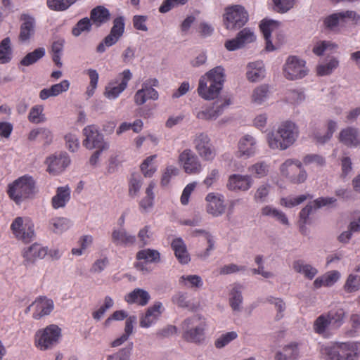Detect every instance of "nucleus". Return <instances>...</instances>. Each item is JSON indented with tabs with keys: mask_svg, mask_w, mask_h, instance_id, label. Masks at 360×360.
I'll return each mask as SVG.
<instances>
[{
	"mask_svg": "<svg viewBox=\"0 0 360 360\" xmlns=\"http://www.w3.org/2000/svg\"><path fill=\"white\" fill-rule=\"evenodd\" d=\"M206 319L200 314H195L184 320L181 323L182 338L190 343L200 345L205 340Z\"/></svg>",
	"mask_w": 360,
	"mask_h": 360,
	"instance_id": "obj_3",
	"label": "nucleus"
},
{
	"mask_svg": "<svg viewBox=\"0 0 360 360\" xmlns=\"http://www.w3.org/2000/svg\"><path fill=\"white\" fill-rule=\"evenodd\" d=\"M32 305L35 308L32 314L34 319H40L41 317L50 314L54 309L53 301L45 296L37 297L33 302Z\"/></svg>",
	"mask_w": 360,
	"mask_h": 360,
	"instance_id": "obj_19",
	"label": "nucleus"
},
{
	"mask_svg": "<svg viewBox=\"0 0 360 360\" xmlns=\"http://www.w3.org/2000/svg\"><path fill=\"white\" fill-rule=\"evenodd\" d=\"M140 247H144L149 245L152 241V232L150 226L146 225L141 229L137 235Z\"/></svg>",
	"mask_w": 360,
	"mask_h": 360,
	"instance_id": "obj_64",
	"label": "nucleus"
},
{
	"mask_svg": "<svg viewBox=\"0 0 360 360\" xmlns=\"http://www.w3.org/2000/svg\"><path fill=\"white\" fill-rule=\"evenodd\" d=\"M179 163L188 174H198L203 169L199 157L190 148L184 150L179 154Z\"/></svg>",
	"mask_w": 360,
	"mask_h": 360,
	"instance_id": "obj_11",
	"label": "nucleus"
},
{
	"mask_svg": "<svg viewBox=\"0 0 360 360\" xmlns=\"http://www.w3.org/2000/svg\"><path fill=\"white\" fill-rule=\"evenodd\" d=\"M30 141H34L36 140L41 141L44 144H50L53 139V135L51 131L45 127H38L32 129L27 137Z\"/></svg>",
	"mask_w": 360,
	"mask_h": 360,
	"instance_id": "obj_34",
	"label": "nucleus"
},
{
	"mask_svg": "<svg viewBox=\"0 0 360 360\" xmlns=\"http://www.w3.org/2000/svg\"><path fill=\"white\" fill-rule=\"evenodd\" d=\"M257 141L250 134L243 136L238 142V150L241 155L248 158L253 156L257 151Z\"/></svg>",
	"mask_w": 360,
	"mask_h": 360,
	"instance_id": "obj_24",
	"label": "nucleus"
},
{
	"mask_svg": "<svg viewBox=\"0 0 360 360\" xmlns=\"http://www.w3.org/2000/svg\"><path fill=\"white\" fill-rule=\"evenodd\" d=\"M266 75L264 64L261 60L250 62L246 67V77L250 82H258L263 79Z\"/></svg>",
	"mask_w": 360,
	"mask_h": 360,
	"instance_id": "obj_21",
	"label": "nucleus"
},
{
	"mask_svg": "<svg viewBox=\"0 0 360 360\" xmlns=\"http://www.w3.org/2000/svg\"><path fill=\"white\" fill-rule=\"evenodd\" d=\"M150 300V295L148 291L142 288H135L124 296V300L128 304H136L144 307Z\"/></svg>",
	"mask_w": 360,
	"mask_h": 360,
	"instance_id": "obj_26",
	"label": "nucleus"
},
{
	"mask_svg": "<svg viewBox=\"0 0 360 360\" xmlns=\"http://www.w3.org/2000/svg\"><path fill=\"white\" fill-rule=\"evenodd\" d=\"M329 326H331V324L330 323V320L328 319L327 316L324 314L320 315L314 321V325H313V329L316 333L323 336L326 335Z\"/></svg>",
	"mask_w": 360,
	"mask_h": 360,
	"instance_id": "obj_48",
	"label": "nucleus"
},
{
	"mask_svg": "<svg viewBox=\"0 0 360 360\" xmlns=\"http://www.w3.org/2000/svg\"><path fill=\"white\" fill-rule=\"evenodd\" d=\"M249 15L245 8L240 5L226 8L223 21L227 30H237L243 27L248 21Z\"/></svg>",
	"mask_w": 360,
	"mask_h": 360,
	"instance_id": "obj_8",
	"label": "nucleus"
},
{
	"mask_svg": "<svg viewBox=\"0 0 360 360\" xmlns=\"http://www.w3.org/2000/svg\"><path fill=\"white\" fill-rule=\"evenodd\" d=\"M312 197L310 195H300L299 196L293 197V196H288L285 198H282L280 201L281 205L288 207L292 208L297 205H300L304 201H305L307 198H311Z\"/></svg>",
	"mask_w": 360,
	"mask_h": 360,
	"instance_id": "obj_50",
	"label": "nucleus"
},
{
	"mask_svg": "<svg viewBox=\"0 0 360 360\" xmlns=\"http://www.w3.org/2000/svg\"><path fill=\"white\" fill-rule=\"evenodd\" d=\"M12 56L11 39L6 37L0 42V64L8 63L12 59Z\"/></svg>",
	"mask_w": 360,
	"mask_h": 360,
	"instance_id": "obj_42",
	"label": "nucleus"
},
{
	"mask_svg": "<svg viewBox=\"0 0 360 360\" xmlns=\"http://www.w3.org/2000/svg\"><path fill=\"white\" fill-rule=\"evenodd\" d=\"M238 338L236 331H230L221 334L214 342V346L217 349H221Z\"/></svg>",
	"mask_w": 360,
	"mask_h": 360,
	"instance_id": "obj_58",
	"label": "nucleus"
},
{
	"mask_svg": "<svg viewBox=\"0 0 360 360\" xmlns=\"http://www.w3.org/2000/svg\"><path fill=\"white\" fill-rule=\"evenodd\" d=\"M113 305L114 301L112 297L108 295L105 296L103 304L96 311L93 312V318L96 321H99L105 314L107 310L112 308Z\"/></svg>",
	"mask_w": 360,
	"mask_h": 360,
	"instance_id": "obj_62",
	"label": "nucleus"
},
{
	"mask_svg": "<svg viewBox=\"0 0 360 360\" xmlns=\"http://www.w3.org/2000/svg\"><path fill=\"white\" fill-rule=\"evenodd\" d=\"M225 81V70L221 66H217L199 79L198 93L205 100H212L218 96Z\"/></svg>",
	"mask_w": 360,
	"mask_h": 360,
	"instance_id": "obj_1",
	"label": "nucleus"
},
{
	"mask_svg": "<svg viewBox=\"0 0 360 360\" xmlns=\"http://www.w3.org/2000/svg\"><path fill=\"white\" fill-rule=\"evenodd\" d=\"M77 0H47L48 7L53 11H63L67 10Z\"/></svg>",
	"mask_w": 360,
	"mask_h": 360,
	"instance_id": "obj_59",
	"label": "nucleus"
},
{
	"mask_svg": "<svg viewBox=\"0 0 360 360\" xmlns=\"http://www.w3.org/2000/svg\"><path fill=\"white\" fill-rule=\"evenodd\" d=\"M360 16L354 11H345L335 13L326 17L323 24L327 29L333 30L339 25L349 22H356Z\"/></svg>",
	"mask_w": 360,
	"mask_h": 360,
	"instance_id": "obj_13",
	"label": "nucleus"
},
{
	"mask_svg": "<svg viewBox=\"0 0 360 360\" xmlns=\"http://www.w3.org/2000/svg\"><path fill=\"white\" fill-rule=\"evenodd\" d=\"M340 278V273L338 271H331L324 274L322 276L318 277L314 282V285L316 288H319L321 286H332Z\"/></svg>",
	"mask_w": 360,
	"mask_h": 360,
	"instance_id": "obj_36",
	"label": "nucleus"
},
{
	"mask_svg": "<svg viewBox=\"0 0 360 360\" xmlns=\"http://www.w3.org/2000/svg\"><path fill=\"white\" fill-rule=\"evenodd\" d=\"M131 78L132 73L130 70H124L107 84L103 93L105 97L109 100L117 99L127 89Z\"/></svg>",
	"mask_w": 360,
	"mask_h": 360,
	"instance_id": "obj_9",
	"label": "nucleus"
},
{
	"mask_svg": "<svg viewBox=\"0 0 360 360\" xmlns=\"http://www.w3.org/2000/svg\"><path fill=\"white\" fill-rule=\"evenodd\" d=\"M307 73L305 61L297 56H289L283 66V74L286 79L295 80L304 77Z\"/></svg>",
	"mask_w": 360,
	"mask_h": 360,
	"instance_id": "obj_12",
	"label": "nucleus"
},
{
	"mask_svg": "<svg viewBox=\"0 0 360 360\" xmlns=\"http://www.w3.org/2000/svg\"><path fill=\"white\" fill-rule=\"evenodd\" d=\"M271 190V186L268 183L259 185L254 195L255 201L259 203L266 202Z\"/></svg>",
	"mask_w": 360,
	"mask_h": 360,
	"instance_id": "obj_53",
	"label": "nucleus"
},
{
	"mask_svg": "<svg viewBox=\"0 0 360 360\" xmlns=\"http://www.w3.org/2000/svg\"><path fill=\"white\" fill-rule=\"evenodd\" d=\"M158 84V81L155 78L149 79L143 83L142 88L146 94L147 99H151L153 101L158 99V93L155 89L153 88V86H156Z\"/></svg>",
	"mask_w": 360,
	"mask_h": 360,
	"instance_id": "obj_51",
	"label": "nucleus"
},
{
	"mask_svg": "<svg viewBox=\"0 0 360 360\" xmlns=\"http://www.w3.org/2000/svg\"><path fill=\"white\" fill-rule=\"evenodd\" d=\"M325 314L327 316L330 320L331 326L333 327L338 328L344 322L345 313L342 309L331 310L328 314Z\"/></svg>",
	"mask_w": 360,
	"mask_h": 360,
	"instance_id": "obj_52",
	"label": "nucleus"
},
{
	"mask_svg": "<svg viewBox=\"0 0 360 360\" xmlns=\"http://www.w3.org/2000/svg\"><path fill=\"white\" fill-rule=\"evenodd\" d=\"M229 303L233 311H240L241 310L243 296L240 285H235L232 288L230 292Z\"/></svg>",
	"mask_w": 360,
	"mask_h": 360,
	"instance_id": "obj_39",
	"label": "nucleus"
},
{
	"mask_svg": "<svg viewBox=\"0 0 360 360\" xmlns=\"http://www.w3.org/2000/svg\"><path fill=\"white\" fill-rule=\"evenodd\" d=\"M19 39L21 41H28L34 34L35 20L29 15H22Z\"/></svg>",
	"mask_w": 360,
	"mask_h": 360,
	"instance_id": "obj_30",
	"label": "nucleus"
},
{
	"mask_svg": "<svg viewBox=\"0 0 360 360\" xmlns=\"http://www.w3.org/2000/svg\"><path fill=\"white\" fill-rule=\"evenodd\" d=\"M179 283L187 288L196 289L202 287L203 281L198 275H183L179 278Z\"/></svg>",
	"mask_w": 360,
	"mask_h": 360,
	"instance_id": "obj_41",
	"label": "nucleus"
},
{
	"mask_svg": "<svg viewBox=\"0 0 360 360\" xmlns=\"http://www.w3.org/2000/svg\"><path fill=\"white\" fill-rule=\"evenodd\" d=\"M44 108L42 105H35L32 106L28 115V120L34 124H40L46 121V117L44 113Z\"/></svg>",
	"mask_w": 360,
	"mask_h": 360,
	"instance_id": "obj_46",
	"label": "nucleus"
},
{
	"mask_svg": "<svg viewBox=\"0 0 360 360\" xmlns=\"http://www.w3.org/2000/svg\"><path fill=\"white\" fill-rule=\"evenodd\" d=\"M193 145L199 158L205 162H212L217 155V150L210 136L205 132L195 134Z\"/></svg>",
	"mask_w": 360,
	"mask_h": 360,
	"instance_id": "obj_6",
	"label": "nucleus"
},
{
	"mask_svg": "<svg viewBox=\"0 0 360 360\" xmlns=\"http://www.w3.org/2000/svg\"><path fill=\"white\" fill-rule=\"evenodd\" d=\"M112 242L116 246H129L134 245L136 240L134 235L130 234L124 229H115L111 235Z\"/></svg>",
	"mask_w": 360,
	"mask_h": 360,
	"instance_id": "obj_25",
	"label": "nucleus"
},
{
	"mask_svg": "<svg viewBox=\"0 0 360 360\" xmlns=\"http://www.w3.org/2000/svg\"><path fill=\"white\" fill-rule=\"evenodd\" d=\"M34 186L33 178L29 175H24L8 185V194L13 200L19 204L24 199L33 195Z\"/></svg>",
	"mask_w": 360,
	"mask_h": 360,
	"instance_id": "obj_4",
	"label": "nucleus"
},
{
	"mask_svg": "<svg viewBox=\"0 0 360 360\" xmlns=\"http://www.w3.org/2000/svg\"><path fill=\"white\" fill-rule=\"evenodd\" d=\"M71 198V189L66 185L56 188V194L51 198V206L55 210L63 208Z\"/></svg>",
	"mask_w": 360,
	"mask_h": 360,
	"instance_id": "obj_23",
	"label": "nucleus"
},
{
	"mask_svg": "<svg viewBox=\"0 0 360 360\" xmlns=\"http://www.w3.org/2000/svg\"><path fill=\"white\" fill-rule=\"evenodd\" d=\"M70 86L68 79H64L59 83L55 84L49 88H44L39 92V98L44 101L50 97H55L63 92H66Z\"/></svg>",
	"mask_w": 360,
	"mask_h": 360,
	"instance_id": "obj_27",
	"label": "nucleus"
},
{
	"mask_svg": "<svg viewBox=\"0 0 360 360\" xmlns=\"http://www.w3.org/2000/svg\"><path fill=\"white\" fill-rule=\"evenodd\" d=\"M120 37L110 32L96 47V51L103 53L106 51V48H109L116 44Z\"/></svg>",
	"mask_w": 360,
	"mask_h": 360,
	"instance_id": "obj_55",
	"label": "nucleus"
},
{
	"mask_svg": "<svg viewBox=\"0 0 360 360\" xmlns=\"http://www.w3.org/2000/svg\"><path fill=\"white\" fill-rule=\"evenodd\" d=\"M136 259L143 260L148 263H157L160 260V254L156 250L150 248L144 249L139 250L136 253Z\"/></svg>",
	"mask_w": 360,
	"mask_h": 360,
	"instance_id": "obj_45",
	"label": "nucleus"
},
{
	"mask_svg": "<svg viewBox=\"0 0 360 360\" xmlns=\"http://www.w3.org/2000/svg\"><path fill=\"white\" fill-rule=\"evenodd\" d=\"M70 163L68 154L60 153L59 155H51L46 160L47 172L52 174L61 173Z\"/></svg>",
	"mask_w": 360,
	"mask_h": 360,
	"instance_id": "obj_17",
	"label": "nucleus"
},
{
	"mask_svg": "<svg viewBox=\"0 0 360 360\" xmlns=\"http://www.w3.org/2000/svg\"><path fill=\"white\" fill-rule=\"evenodd\" d=\"M278 25L279 22L273 20H263L259 25L266 41V49L268 51H272L275 49L271 40V35L276 32Z\"/></svg>",
	"mask_w": 360,
	"mask_h": 360,
	"instance_id": "obj_28",
	"label": "nucleus"
},
{
	"mask_svg": "<svg viewBox=\"0 0 360 360\" xmlns=\"http://www.w3.org/2000/svg\"><path fill=\"white\" fill-rule=\"evenodd\" d=\"M269 96V87L266 85L257 86L252 92V101L256 104H262Z\"/></svg>",
	"mask_w": 360,
	"mask_h": 360,
	"instance_id": "obj_54",
	"label": "nucleus"
},
{
	"mask_svg": "<svg viewBox=\"0 0 360 360\" xmlns=\"http://www.w3.org/2000/svg\"><path fill=\"white\" fill-rule=\"evenodd\" d=\"M248 172L257 178H262L267 175L269 166L264 162H259L249 167Z\"/></svg>",
	"mask_w": 360,
	"mask_h": 360,
	"instance_id": "obj_61",
	"label": "nucleus"
},
{
	"mask_svg": "<svg viewBox=\"0 0 360 360\" xmlns=\"http://www.w3.org/2000/svg\"><path fill=\"white\" fill-rule=\"evenodd\" d=\"M338 127V124L334 120H329L327 123V131L324 134L319 131H316L314 134V137L317 143L323 144L331 139L333 133Z\"/></svg>",
	"mask_w": 360,
	"mask_h": 360,
	"instance_id": "obj_40",
	"label": "nucleus"
},
{
	"mask_svg": "<svg viewBox=\"0 0 360 360\" xmlns=\"http://www.w3.org/2000/svg\"><path fill=\"white\" fill-rule=\"evenodd\" d=\"M156 155H150L146 158L141 165V170L146 177H151L157 170V167L153 165V161Z\"/></svg>",
	"mask_w": 360,
	"mask_h": 360,
	"instance_id": "obj_57",
	"label": "nucleus"
},
{
	"mask_svg": "<svg viewBox=\"0 0 360 360\" xmlns=\"http://www.w3.org/2000/svg\"><path fill=\"white\" fill-rule=\"evenodd\" d=\"M72 226V221L63 217H53L49 220V228L55 233L60 234Z\"/></svg>",
	"mask_w": 360,
	"mask_h": 360,
	"instance_id": "obj_33",
	"label": "nucleus"
},
{
	"mask_svg": "<svg viewBox=\"0 0 360 360\" xmlns=\"http://www.w3.org/2000/svg\"><path fill=\"white\" fill-rule=\"evenodd\" d=\"M207 212L214 217H219L225 212L224 196L219 193H209L205 198Z\"/></svg>",
	"mask_w": 360,
	"mask_h": 360,
	"instance_id": "obj_14",
	"label": "nucleus"
},
{
	"mask_svg": "<svg viewBox=\"0 0 360 360\" xmlns=\"http://www.w3.org/2000/svg\"><path fill=\"white\" fill-rule=\"evenodd\" d=\"M338 139L340 142L350 148H356L360 144L359 130L352 127L342 129L339 134Z\"/></svg>",
	"mask_w": 360,
	"mask_h": 360,
	"instance_id": "obj_22",
	"label": "nucleus"
},
{
	"mask_svg": "<svg viewBox=\"0 0 360 360\" xmlns=\"http://www.w3.org/2000/svg\"><path fill=\"white\" fill-rule=\"evenodd\" d=\"M84 139L83 146L89 149L102 148L108 150L109 143L105 141L104 136L99 131L98 127L94 124L88 125L83 129Z\"/></svg>",
	"mask_w": 360,
	"mask_h": 360,
	"instance_id": "obj_10",
	"label": "nucleus"
},
{
	"mask_svg": "<svg viewBox=\"0 0 360 360\" xmlns=\"http://www.w3.org/2000/svg\"><path fill=\"white\" fill-rule=\"evenodd\" d=\"M339 60L335 57H330L325 63L319 64L316 68L319 76H326L332 74L339 66Z\"/></svg>",
	"mask_w": 360,
	"mask_h": 360,
	"instance_id": "obj_38",
	"label": "nucleus"
},
{
	"mask_svg": "<svg viewBox=\"0 0 360 360\" xmlns=\"http://www.w3.org/2000/svg\"><path fill=\"white\" fill-rule=\"evenodd\" d=\"M297 167H301V162L296 159H288L280 167L281 174L290 180Z\"/></svg>",
	"mask_w": 360,
	"mask_h": 360,
	"instance_id": "obj_44",
	"label": "nucleus"
},
{
	"mask_svg": "<svg viewBox=\"0 0 360 360\" xmlns=\"http://www.w3.org/2000/svg\"><path fill=\"white\" fill-rule=\"evenodd\" d=\"M305 94L302 89H290L286 92V101L292 105H298L305 100Z\"/></svg>",
	"mask_w": 360,
	"mask_h": 360,
	"instance_id": "obj_49",
	"label": "nucleus"
},
{
	"mask_svg": "<svg viewBox=\"0 0 360 360\" xmlns=\"http://www.w3.org/2000/svg\"><path fill=\"white\" fill-rule=\"evenodd\" d=\"M61 337V328L56 324H51L38 330L35 333V346L41 351L56 347Z\"/></svg>",
	"mask_w": 360,
	"mask_h": 360,
	"instance_id": "obj_5",
	"label": "nucleus"
},
{
	"mask_svg": "<svg viewBox=\"0 0 360 360\" xmlns=\"http://www.w3.org/2000/svg\"><path fill=\"white\" fill-rule=\"evenodd\" d=\"M299 135L298 127L291 121L281 122L276 131L267 135L268 145L273 150H284L291 146Z\"/></svg>",
	"mask_w": 360,
	"mask_h": 360,
	"instance_id": "obj_2",
	"label": "nucleus"
},
{
	"mask_svg": "<svg viewBox=\"0 0 360 360\" xmlns=\"http://www.w3.org/2000/svg\"><path fill=\"white\" fill-rule=\"evenodd\" d=\"M340 342H331L320 346V354L325 360H340Z\"/></svg>",
	"mask_w": 360,
	"mask_h": 360,
	"instance_id": "obj_31",
	"label": "nucleus"
},
{
	"mask_svg": "<svg viewBox=\"0 0 360 360\" xmlns=\"http://www.w3.org/2000/svg\"><path fill=\"white\" fill-rule=\"evenodd\" d=\"M164 311V307L160 302H155L149 307L145 314L140 316V326L148 328L156 323Z\"/></svg>",
	"mask_w": 360,
	"mask_h": 360,
	"instance_id": "obj_16",
	"label": "nucleus"
},
{
	"mask_svg": "<svg viewBox=\"0 0 360 360\" xmlns=\"http://www.w3.org/2000/svg\"><path fill=\"white\" fill-rule=\"evenodd\" d=\"M298 356V345L293 342L285 345L283 352H278L276 355V360H295Z\"/></svg>",
	"mask_w": 360,
	"mask_h": 360,
	"instance_id": "obj_37",
	"label": "nucleus"
},
{
	"mask_svg": "<svg viewBox=\"0 0 360 360\" xmlns=\"http://www.w3.org/2000/svg\"><path fill=\"white\" fill-rule=\"evenodd\" d=\"M236 37L243 47L256 40L255 32L250 27L243 28L237 34Z\"/></svg>",
	"mask_w": 360,
	"mask_h": 360,
	"instance_id": "obj_56",
	"label": "nucleus"
},
{
	"mask_svg": "<svg viewBox=\"0 0 360 360\" xmlns=\"http://www.w3.org/2000/svg\"><path fill=\"white\" fill-rule=\"evenodd\" d=\"M347 292H354L360 290V264L349 274L344 285Z\"/></svg>",
	"mask_w": 360,
	"mask_h": 360,
	"instance_id": "obj_32",
	"label": "nucleus"
},
{
	"mask_svg": "<svg viewBox=\"0 0 360 360\" xmlns=\"http://www.w3.org/2000/svg\"><path fill=\"white\" fill-rule=\"evenodd\" d=\"M91 29L90 19L84 18L79 20L72 30V34L75 37H79L82 32H89Z\"/></svg>",
	"mask_w": 360,
	"mask_h": 360,
	"instance_id": "obj_63",
	"label": "nucleus"
},
{
	"mask_svg": "<svg viewBox=\"0 0 360 360\" xmlns=\"http://www.w3.org/2000/svg\"><path fill=\"white\" fill-rule=\"evenodd\" d=\"M198 234H203L205 239L207 240V243H208V246L206 248V250H205V252L202 253H200L199 255V257L200 258L205 259L210 255V252L214 249L215 242L212 236L209 232H207L205 230H202V229L195 230L194 235H198Z\"/></svg>",
	"mask_w": 360,
	"mask_h": 360,
	"instance_id": "obj_60",
	"label": "nucleus"
},
{
	"mask_svg": "<svg viewBox=\"0 0 360 360\" xmlns=\"http://www.w3.org/2000/svg\"><path fill=\"white\" fill-rule=\"evenodd\" d=\"M48 250L40 244L34 243L25 248L22 255L24 259L23 263L25 266L33 264L38 259H42L47 255Z\"/></svg>",
	"mask_w": 360,
	"mask_h": 360,
	"instance_id": "obj_18",
	"label": "nucleus"
},
{
	"mask_svg": "<svg viewBox=\"0 0 360 360\" xmlns=\"http://www.w3.org/2000/svg\"><path fill=\"white\" fill-rule=\"evenodd\" d=\"M110 17L109 11L103 6H99L91 11V19L100 24L107 22Z\"/></svg>",
	"mask_w": 360,
	"mask_h": 360,
	"instance_id": "obj_47",
	"label": "nucleus"
},
{
	"mask_svg": "<svg viewBox=\"0 0 360 360\" xmlns=\"http://www.w3.org/2000/svg\"><path fill=\"white\" fill-rule=\"evenodd\" d=\"M340 360H358L360 357V342H340Z\"/></svg>",
	"mask_w": 360,
	"mask_h": 360,
	"instance_id": "obj_20",
	"label": "nucleus"
},
{
	"mask_svg": "<svg viewBox=\"0 0 360 360\" xmlns=\"http://www.w3.org/2000/svg\"><path fill=\"white\" fill-rule=\"evenodd\" d=\"M292 267L296 272L302 274L309 280H312L318 274V270L315 267L301 259L295 261Z\"/></svg>",
	"mask_w": 360,
	"mask_h": 360,
	"instance_id": "obj_35",
	"label": "nucleus"
},
{
	"mask_svg": "<svg viewBox=\"0 0 360 360\" xmlns=\"http://www.w3.org/2000/svg\"><path fill=\"white\" fill-rule=\"evenodd\" d=\"M171 247L176 259L181 264H187L191 261L186 245L181 238H174L172 241Z\"/></svg>",
	"mask_w": 360,
	"mask_h": 360,
	"instance_id": "obj_29",
	"label": "nucleus"
},
{
	"mask_svg": "<svg viewBox=\"0 0 360 360\" xmlns=\"http://www.w3.org/2000/svg\"><path fill=\"white\" fill-rule=\"evenodd\" d=\"M46 53L45 49L39 47L34 49L33 51L28 53L20 62V65L30 66L34 64L39 60L42 58Z\"/></svg>",
	"mask_w": 360,
	"mask_h": 360,
	"instance_id": "obj_43",
	"label": "nucleus"
},
{
	"mask_svg": "<svg viewBox=\"0 0 360 360\" xmlns=\"http://www.w3.org/2000/svg\"><path fill=\"white\" fill-rule=\"evenodd\" d=\"M11 230L15 238L25 243H29L36 237L34 224L27 217H17L11 224Z\"/></svg>",
	"mask_w": 360,
	"mask_h": 360,
	"instance_id": "obj_7",
	"label": "nucleus"
},
{
	"mask_svg": "<svg viewBox=\"0 0 360 360\" xmlns=\"http://www.w3.org/2000/svg\"><path fill=\"white\" fill-rule=\"evenodd\" d=\"M253 179L250 175L233 174L229 176L226 188L231 191H248L253 185Z\"/></svg>",
	"mask_w": 360,
	"mask_h": 360,
	"instance_id": "obj_15",
	"label": "nucleus"
}]
</instances>
